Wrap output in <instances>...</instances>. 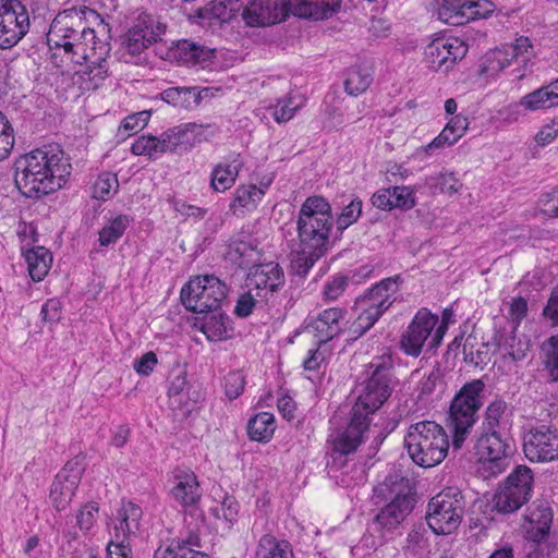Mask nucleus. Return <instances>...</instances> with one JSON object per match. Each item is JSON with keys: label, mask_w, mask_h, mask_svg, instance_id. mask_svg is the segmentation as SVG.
<instances>
[{"label": "nucleus", "mask_w": 558, "mask_h": 558, "mask_svg": "<svg viewBox=\"0 0 558 558\" xmlns=\"http://www.w3.org/2000/svg\"><path fill=\"white\" fill-rule=\"evenodd\" d=\"M86 13L95 14V11L87 7H73L58 13L53 19L47 33V43L57 68L62 66L58 63L59 58L61 63L83 64L109 56L111 48L106 26L100 25L99 32L86 27L83 21Z\"/></svg>", "instance_id": "1"}, {"label": "nucleus", "mask_w": 558, "mask_h": 558, "mask_svg": "<svg viewBox=\"0 0 558 558\" xmlns=\"http://www.w3.org/2000/svg\"><path fill=\"white\" fill-rule=\"evenodd\" d=\"M66 154L57 144L35 149L15 163L14 181L26 197H39L60 190L71 174Z\"/></svg>", "instance_id": "2"}, {"label": "nucleus", "mask_w": 558, "mask_h": 558, "mask_svg": "<svg viewBox=\"0 0 558 558\" xmlns=\"http://www.w3.org/2000/svg\"><path fill=\"white\" fill-rule=\"evenodd\" d=\"M340 4L341 0H248L242 16L250 26L280 23L289 13L317 21L330 17Z\"/></svg>", "instance_id": "3"}, {"label": "nucleus", "mask_w": 558, "mask_h": 558, "mask_svg": "<svg viewBox=\"0 0 558 558\" xmlns=\"http://www.w3.org/2000/svg\"><path fill=\"white\" fill-rule=\"evenodd\" d=\"M404 445L417 465L432 468L446 458L449 439L442 426L433 421H422L409 427Z\"/></svg>", "instance_id": "4"}, {"label": "nucleus", "mask_w": 558, "mask_h": 558, "mask_svg": "<svg viewBox=\"0 0 558 558\" xmlns=\"http://www.w3.org/2000/svg\"><path fill=\"white\" fill-rule=\"evenodd\" d=\"M332 226L330 204L322 196L307 197L298 219L300 244L326 253Z\"/></svg>", "instance_id": "5"}, {"label": "nucleus", "mask_w": 558, "mask_h": 558, "mask_svg": "<svg viewBox=\"0 0 558 558\" xmlns=\"http://www.w3.org/2000/svg\"><path fill=\"white\" fill-rule=\"evenodd\" d=\"M399 276L383 279L355 300L354 311L357 316L350 326L353 339L368 331L393 304L399 291Z\"/></svg>", "instance_id": "6"}, {"label": "nucleus", "mask_w": 558, "mask_h": 558, "mask_svg": "<svg viewBox=\"0 0 558 558\" xmlns=\"http://www.w3.org/2000/svg\"><path fill=\"white\" fill-rule=\"evenodd\" d=\"M483 389L484 384L481 380H473L465 384L451 402L448 425L453 434V449L462 447L477 420V411L482 405L481 393Z\"/></svg>", "instance_id": "7"}, {"label": "nucleus", "mask_w": 558, "mask_h": 558, "mask_svg": "<svg viewBox=\"0 0 558 558\" xmlns=\"http://www.w3.org/2000/svg\"><path fill=\"white\" fill-rule=\"evenodd\" d=\"M369 368L371 375L363 383V388L352 408L356 413H365L366 417L388 400L395 387L390 357H378L371 363Z\"/></svg>", "instance_id": "8"}, {"label": "nucleus", "mask_w": 558, "mask_h": 558, "mask_svg": "<svg viewBox=\"0 0 558 558\" xmlns=\"http://www.w3.org/2000/svg\"><path fill=\"white\" fill-rule=\"evenodd\" d=\"M228 288L218 277L204 275L192 278L181 289V302L194 313L217 312L227 300Z\"/></svg>", "instance_id": "9"}, {"label": "nucleus", "mask_w": 558, "mask_h": 558, "mask_svg": "<svg viewBox=\"0 0 558 558\" xmlns=\"http://www.w3.org/2000/svg\"><path fill=\"white\" fill-rule=\"evenodd\" d=\"M464 509L461 490L447 488L428 501L425 517L427 525L435 534H450L460 526Z\"/></svg>", "instance_id": "10"}, {"label": "nucleus", "mask_w": 558, "mask_h": 558, "mask_svg": "<svg viewBox=\"0 0 558 558\" xmlns=\"http://www.w3.org/2000/svg\"><path fill=\"white\" fill-rule=\"evenodd\" d=\"M534 476L526 465H518L505 480L494 497L498 512L507 514L519 510L532 497Z\"/></svg>", "instance_id": "11"}, {"label": "nucleus", "mask_w": 558, "mask_h": 558, "mask_svg": "<svg viewBox=\"0 0 558 558\" xmlns=\"http://www.w3.org/2000/svg\"><path fill=\"white\" fill-rule=\"evenodd\" d=\"M507 442L500 434L482 432L475 442V454L478 458L477 473L484 478L498 476L510 464L507 454Z\"/></svg>", "instance_id": "12"}, {"label": "nucleus", "mask_w": 558, "mask_h": 558, "mask_svg": "<svg viewBox=\"0 0 558 558\" xmlns=\"http://www.w3.org/2000/svg\"><path fill=\"white\" fill-rule=\"evenodd\" d=\"M29 29V15L20 0H0V49L16 46Z\"/></svg>", "instance_id": "13"}, {"label": "nucleus", "mask_w": 558, "mask_h": 558, "mask_svg": "<svg viewBox=\"0 0 558 558\" xmlns=\"http://www.w3.org/2000/svg\"><path fill=\"white\" fill-rule=\"evenodd\" d=\"M525 457L532 462L558 459V429L546 424L531 427L523 438Z\"/></svg>", "instance_id": "14"}, {"label": "nucleus", "mask_w": 558, "mask_h": 558, "mask_svg": "<svg viewBox=\"0 0 558 558\" xmlns=\"http://www.w3.org/2000/svg\"><path fill=\"white\" fill-rule=\"evenodd\" d=\"M166 25L149 14H140L132 27L122 37V49L131 57L140 54L151 44L161 39Z\"/></svg>", "instance_id": "15"}, {"label": "nucleus", "mask_w": 558, "mask_h": 558, "mask_svg": "<svg viewBox=\"0 0 558 558\" xmlns=\"http://www.w3.org/2000/svg\"><path fill=\"white\" fill-rule=\"evenodd\" d=\"M468 51L463 41L454 37H440L429 43L424 51L428 68L437 72H448Z\"/></svg>", "instance_id": "16"}, {"label": "nucleus", "mask_w": 558, "mask_h": 558, "mask_svg": "<svg viewBox=\"0 0 558 558\" xmlns=\"http://www.w3.org/2000/svg\"><path fill=\"white\" fill-rule=\"evenodd\" d=\"M84 469L77 461H69L56 475L50 489V500L58 510H64L72 501L81 483Z\"/></svg>", "instance_id": "17"}, {"label": "nucleus", "mask_w": 558, "mask_h": 558, "mask_svg": "<svg viewBox=\"0 0 558 558\" xmlns=\"http://www.w3.org/2000/svg\"><path fill=\"white\" fill-rule=\"evenodd\" d=\"M438 323V316L427 308H421L401 337V349L408 355L418 356L422 348Z\"/></svg>", "instance_id": "18"}, {"label": "nucleus", "mask_w": 558, "mask_h": 558, "mask_svg": "<svg viewBox=\"0 0 558 558\" xmlns=\"http://www.w3.org/2000/svg\"><path fill=\"white\" fill-rule=\"evenodd\" d=\"M210 126L186 123L163 132L167 151H187L214 135Z\"/></svg>", "instance_id": "19"}, {"label": "nucleus", "mask_w": 558, "mask_h": 558, "mask_svg": "<svg viewBox=\"0 0 558 558\" xmlns=\"http://www.w3.org/2000/svg\"><path fill=\"white\" fill-rule=\"evenodd\" d=\"M284 283V275L278 263L269 262L254 265L251 268L246 279V287L257 291V295L263 294L267 298L268 293H274Z\"/></svg>", "instance_id": "20"}, {"label": "nucleus", "mask_w": 558, "mask_h": 558, "mask_svg": "<svg viewBox=\"0 0 558 558\" xmlns=\"http://www.w3.org/2000/svg\"><path fill=\"white\" fill-rule=\"evenodd\" d=\"M368 425L369 421L366 414L356 413L355 410L352 409V415L348 426L332 436V450L344 456L355 451L363 441V436Z\"/></svg>", "instance_id": "21"}, {"label": "nucleus", "mask_w": 558, "mask_h": 558, "mask_svg": "<svg viewBox=\"0 0 558 558\" xmlns=\"http://www.w3.org/2000/svg\"><path fill=\"white\" fill-rule=\"evenodd\" d=\"M169 494L178 505L187 509L198 505L203 492L194 472L178 471L173 476Z\"/></svg>", "instance_id": "22"}, {"label": "nucleus", "mask_w": 558, "mask_h": 558, "mask_svg": "<svg viewBox=\"0 0 558 558\" xmlns=\"http://www.w3.org/2000/svg\"><path fill=\"white\" fill-rule=\"evenodd\" d=\"M526 534L533 542L543 541L549 533L553 523L551 508L545 501L534 502L525 517Z\"/></svg>", "instance_id": "23"}, {"label": "nucleus", "mask_w": 558, "mask_h": 558, "mask_svg": "<svg viewBox=\"0 0 558 558\" xmlns=\"http://www.w3.org/2000/svg\"><path fill=\"white\" fill-rule=\"evenodd\" d=\"M413 509V499L407 494L398 493L375 517V524L383 529L398 526Z\"/></svg>", "instance_id": "24"}, {"label": "nucleus", "mask_w": 558, "mask_h": 558, "mask_svg": "<svg viewBox=\"0 0 558 558\" xmlns=\"http://www.w3.org/2000/svg\"><path fill=\"white\" fill-rule=\"evenodd\" d=\"M343 318L344 311L340 307H330L319 313L311 325L317 343H326L338 336L342 330Z\"/></svg>", "instance_id": "25"}, {"label": "nucleus", "mask_w": 558, "mask_h": 558, "mask_svg": "<svg viewBox=\"0 0 558 558\" xmlns=\"http://www.w3.org/2000/svg\"><path fill=\"white\" fill-rule=\"evenodd\" d=\"M143 511L132 501H122L113 520L114 538L118 541L135 535L140 531Z\"/></svg>", "instance_id": "26"}, {"label": "nucleus", "mask_w": 558, "mask_h": 558, "mask_svg": "<svg viewBox=\"0 0 558 558\" xmlns=\"http://www.w3.org/2000/svg\"><path fill=\"white\" fill-rule=\"evenodd\" d=\"M468 126L469 121L466 117L461 114L452 117L440 134L428 145L418 148L415 155L420 157L422 154H427L433 148H444L453 145L463 136Z\"/></svg>", "instance_id": "27"}, {"label": "nucleus", "mask_w": 558, "mask_h": 558, "mask_svg": "<svg viewBox=\"0 0 558 558\" xmlns=\"http://www.w3.org/2000/svg\"><path fill=\"white\" fill-rule=\"evenodd\" d=\"M85 63L87 65L84 70L75 72L74 84H77L82 92L95 90L102 85L109 75L107 58Z\"/></svg>", "instance_id": "28"}, {"label": "nucleus", "mask_w": 558, "mask_h": 558, "mask_svg": "<svg viewBox=\"0 0 558 558\" xmlns=\"http://www.w3.org/2000/svg\"><path fill=\"white\" fill-rule=\"evenodd\" d=\"M515 330L517 326H512L510 332L496 336L499 349L514 362L525 359L530 350V340L525 336H517Z\"/></svg>", "instance_id": "29"}, {"label": "nucleus", "mask_w": 558, "mask_h": 558, "mask_svg": "<svg viewBox=\"0 0 558 558\" xmlns=\"http://www.w3.org/2000/svg\"><path fill=\"white\" fill-rule=\"evenodd\" d=\"M25 260L31 278L38 282L47 276L52 264V255L47 248L36 246L25 253Z\"/></svg>", "instance_id": "30"}, {"label": "nucleus", "mask_w": 558, "mask_h": 558, "mask_svg": "<svg viewBox=\"0 0 558 558\" xmlns=\"http://www.w3.org/2000/svg\"><path fill=\"white\" fill-rule=\"evenodd\" d=\"M265 195V191L256 185H241L234 192V198L230 205L235 215L255 209Z\"/></svg>", "instance_id": "31"}, {"label": "nucleus", "mask_w": 558, "mask_h": 558, "mask_svg": "<svg viewBox=\"0 0 558 558\" xmlns=\"http://www.w3.org/2000/svg\"><path fill=\"white\" fill-rule=\"evenodd\" d=\"M211 313L201 324V331L209 341H222L229 338L231 331L229 317L219 311Z\"/></svg>", "instance_id": "32"}, {"label": "nucleus", "mask_w": 558, "mask_h": 558, "mask_svg": "<svg viewBox=\"0 0 558 558\" xmlns=\"http://www.w3.org/2000/svg\"><path fill=\"white\" fill-rule=\"evenodd\" d=\"M276 430V421L274 414L260 412L253 416L247 424V434L250 439L268 442Z\"/></svg>", "instance_id": "33"}, {"label": "nucleus", "mask_w": 558, "mask_h": 558, "mask_svg": "<svg viewBox=\"0 0 558 558\" xmlns=\"http://www.w3.org/2000/svg\"><path fill=\"white\" fill-rule=\"evenodd\" d=\"M519 105L527 111H537L558 107V100L549 84L523 96Z\"/></svg>", "instance_id": "34"}, {"label": "nucleus", "mask_w": 558, "mask_h": 558, "mask_svg": "<svg viewBox=\"0 0 558 558\" xmlns=\"http://www.w3.org/2000/svg\"><path fill=\"white\" fill-rule=\"evenodd\" d=\"M542 365L549 383L558 381V335L550 336L541 345Z\"/></svg>", "instance_id": "35"}, {"label": "nucleus", "mask_w": 558, "mask_h": 558, "mask_svg": "<svg viewBox=\"0 0 558 558\" xmlns=\"http://www.w3.org/2000/svg\"><path fill=\"white\" fill-rule=\"evenodd\" d=\"M508 405L502 400L493 401L485 411L482 432L500 434L508 425Z\"/></svg>", "instance_id": "36"}, {"label": "nucleus", "mask_w": 558, "mask_h": 558, "mask_svg": "<svg viewBox=\"0 0 558 558\" xmlns=\"http://www.w3.org/2000/svg\"><path fill=\"white\" fill-rule=\"evenodd\" d=\"M373 82L371 68L359 64L351 66L347 72L344 87L349 95L357 96L364 93Z\"/></svg>", "instance_id": "37"}, {"label": "nucleus", "mask_w": 558, "mask_h": 558, "mask_svg": "<svg viewBox=\"0 0 558 558\" xmlns=\"http://www.w3.org/2000/svg\"><path fill=\"white\" fill-rule=\"evenodd\" d=\"M242 167L241 162L235 160L229 165H217L211 172L210 185L216 192H225L230 189L239 175Z\"/></svg>", "instance_id": "38"}, {"label": "nucleus", "mask_w": 558, "mask_h": 558, "mask_svg": "<svg viewBox=\"0 0 558 558\" xmlns=\"http://www.w3.org/2000/svg\"><path fill=\"white\" fill-rule=\"evenodd\" d=\"M465 0H440L438 19L444 23L458 26L466 24Z\"/></svg>", "instance_id": "39"}, {"label": "nucleus", "mask_w": 558, "mask_h": 558, "mask_svg": "<svg viewBox=\"0 0 558 558\" xmlns=\"http://www.w3.org/2000/svg\"><path fill=\"white\" fill-rule=\"evenodd\" d=\"M504 48L509 52L508 66L515 62L525 69L535 57L534 47L527 37L521 36L513 44L505 45Z\"/></svg>", "instance_id": "40"}, {"label": "nucleus", "mask_w": 558, "mask_h": 558, "mask_svg": "<svg viewBox=\"0 0 558 558\" xmlns=\"http://www.w3.org/2000/svg\"><path fill=\"white\" fill-rule=\"evenodd\" d=\"M256 255L252 244L241 240L231 241L227 251V257L240 268L253 267Z\"/></svg>", "instance_id": "41"}, {"label": "nucleus", "mask_w": 558, "mask_h": 558, "mask_svg": "<svg viewBox=\"0 0 558 558\" xmlns=\"http://www.w3.org/2000/svg\"><path fill=\"white\" fill-rule=\"evenodd\" d=\"M131 151L135 156H147L150 159L167 153L163 134L156 136H140L131 146Z\"/></svg>", "instance_id": "42"}, {"label": "nucleus", "mask_w": 558, "mask_h": 558, "mask_svg": "<svg viewBox=\"0 0 558 558\" xmlns=\"http://www.w3.org/2000/svg\"><path fill=\"white\" fill-rule=\"evenodd\" d=\"M324 254L300 244L299 248L291 253V269L303 277Z\"/></svg>", "instance_id": "43"}, {"label": "nucleus", "mask_w": 558, "mask_h": 558, "mask_svg": "<svg viewBox=\"0 0 558 558\" xmlns=\"http://www.w3.org/2000/svg\"><path fill=\"white\" fill-rule=\"evenodd\" d=\"M213 51L190 40H181L177 46V57L184 63L196 64L211 58Z\"/></svg>", "instance_id": "44"}, {"label": "nucleus", "mask_w": 558, "mask_h": 558, "mask_svg": "<svg viewBox=\"0 0 558 558\" xmlns=\"http://www.w3.org/2000/svg\"><path fill=\"white\" fill-rule=\"evenodd\" d=\"M129 225V216L118 215L99 231V244L101 246H109L110 244H114L123 235Z\"/></svg>", "instance_id": "45"}, {"label": "nucleus", "mask_w": 558, "mask_h": 558, "mask_svg": "<svg viewBox=\"0 0 558 558\" xmlns=\"http://www.w3.org/2000/svg\"><path fill=\"white\" fill-rule=\"evenodd\" d=\"M198 97L196 88L191 87H171L161 94L162 100L180 108H190L192 104H197Z\"/></svg>", "instance_id": "46"}, {"label": "nucleus", "mask_w": 558, "mask_h": 558, "mask_svg": "<svg viewBox=\"0 0 558 558\" xmlns=\"http://www.w3.org/2000/svg\"><path fill=\"white\" fill-rule=\"evenodd\" d=\"M426 185L429 187L433 194H454L459 192L462 186L459 180L451 172H439L435 175L427 177Z\"/></svg>", "instance_id": "47"}, {"label": "nucleus", "mask_w": 558, "mask_h": 558, "mask_svg": "<svg viewBox=\"0 0 558 558\" xmlns=\"http://www.w3.org/2000/svg\"><path fill=\"white\" fill-rule=\"evenodd\" d=\"M291 548L288 542H277L270 536H264L259 541L256 558H288Z\"/></svg>", "instance_id": "48"}, {"label": "nucleus", "mask_w": 558, "mask_h": 558, "mask_svg": "<svg viewBox=\"0 0 558 558\" xmlns=\"http://www.w3.org/2000/svg\"><path fill=\"white\" fill-rule=\"evenodd\" d=\"M118 189L119 181L117 175L110 172H105L95 181L92 196L96 199L107 201L118 192Z\"/></svg>", "instance_id": "49"}, {"label": "nucleus", "mask_w": 558, "mask_h": 558, "mask_svg": "<svg viewBox=\"0 0 558 558\" xmlns=\"http://www.w3.org/2000/svg\"><path fill=\"white\" fill-rule=\"evenodd\" d=\"M466 23L487 19L495 10V4L490 0H465Z\"/></svg>", "instance_id": "50"}, {"label": "nucleus", "mask_w": 558, "mask_h": 558, "mask_svg": "<svg viewBox=\"0 0 558 558\" xmlns=\"http://www.w3.org/2000/svg\"><path fill=\"white\" fill-rule=\"evenodd\" d=\"M150 113L148 111H141L131 116H128L119 128V135L124 138L130 136L131 132H137L146 126L149 120Z\"/></svg>", "instance_id": "51"}, {"label": "nucleus", "mask_w": 558, "mask_h": 558, "mask_svg": "<svg viewBox=\"0 0 558 558\" xmlns=\"http://www.w3.org/2000/svg\"><path fill=\"white\" fill-rule=\"evenodd\" d=\"M393 208L409 210L416 205L414 191L410 186L391 187Z\"/></svg>", "instance_id": "52"}, {"label": "nucleus", "mask_w": 558, "mask_h": 558, "mask_svg": "<svg viewBox=\"0 0 558 558\" xmlns=\"http://www.w3.org/2000/svg\"><path fill=\"white\" fill-rule=\"evenodd\" d=\"M300 105L295 104L292 97H287L278 100L277 105L271 107V114L278 123L287 122L291 120Z\"/></svg>", "instance_id": "53"}, {"label": "nucleus", "mask_w": 558, "mask_h": 558, "mask_svg": "<svg viewBox=\"0 0 558 558\" xmlns=\"http://www.w3.org/2000/svg\"><path fill=\"white\" fill-rule=\"evenodd\" d=\"M194 547H201L199 538L191 535L186 539H178L177 556L179 558H208V556Z\"/></svg>", "instance_id": "54"}, {"label": "nucleus", "mask_w": 558, "mask_h": 558, "mask_svg": "<svg viewBox=\"0 0 558 558\" xmlns=\"http://www.w3.org/2000/svg\"><path fill=\"white\" fill-rule=\"evenodd\" d=\"M362 213V201L355 198L352 199L349 205H347L341 214L337 218L338 229L344 230L352 223H354Z\"/></svg>", "instance_id": "55"}, {"label": "nucleus", "mask_w": 558, "mask_h": 558, "mask_svg": "<svg viewBox=\"0 0 558 558\" xmlns=\"http://www.w3.org/2000/svg\"><path fill=\"white\" fill-rule=\"evenodd\" d=\"M14 146L13 129L0 112V160L5 159Z\"/></svg>", "instance_id": "56"}, {"label": "nucleus", "mask_w": 558, "mask_h": 558, "mask_svg": "<svg viewBox=\"0 0 558 558\" xmlns=\"http://www.w3.org/2000/svg\"><path fill=\"white\" fill-rule=\"evenodd\" d=\"M349 283V279L343 275H336L328 280L323 289V296L327 301H336L344 292Z\"/></svg>", "instance_id": "57"}, {"label": "nucleus", "mask_w": 558, "mask_h": 558, "mask_svg": "<svg viewBox=\"0 0 558 558\" xmlns=\"http://www.w3.org/2000/svg\"><path fill=\"white\" fill-rule=\"evenodd\" d=\"M245 377L240 371L229 373L225 377L223 387L229 399H236L244 390Z\"/></svg>", "instance_id": "58"}, {"label": "nucleus", "mask_w": 558, "mask_h": 558, "mask_svg": "<svg viewBox=\"0 0 558 558\" xmlns=\"http://www.w3.org/2000/svg\"><path fill=\"white\" fill-rule=\"evenodd\" d=\"M98 506L95 502H88L84 505L76 517L77 525L82 531H89L96 522V515L98 513Z\"/></svg>", "instance_id": "59"}, {"label": "nucleus", "mask_w": 558, "mask_h": 558, "mask_svg": "<svg viewBox=\"0 0 558 558\" xmlns=\"http://www.w3.org/2000/svg\"><path fill=\"white\" fill-rule=\"evenodd\" d=\"M196 399L191 397L190 391L169 398V405L175 415L186 416L191 413Z\"/></svg>", "instance_id": "60"}, {"label": "nucleus", "mask_w": 558, "mask_h": 558, "mask_svg": "<svg viewBox=\"0 0 558 558\" xmlns=\"http://www.w3.org/2000/svg\"><path fill=\"white\" fill-rule=\"evenodd\" d=\"M509 52L505 51L504 46L501 48H497L486 56V71L487 72H499L508 66Z\"/></svg>", "instance_id": "61"}, {"label": "nucleus", "mask_w": 558, "mask_h": 558, "mask_svg": "<svg viewBox=\"0 0 558 558\" xmlns=\"http://www.w3.org/2000/svg\"><path fill=\"white\" fill-rule=\"evenodd\" d=\"M257 298H264V295H257V291L248 289L246 293L239 298L234 308L235 314L239 317H247L253 312Z\"/></svg>", "instance_id": "62"}, {"label": "nucleus", "mask_w": 558, "mask_h": 558, "mask_svg": "<svg viewBox=\"0 0 558 558\" xmlns=\"http://www.w3.org/2000/svg\"><path fill=\"white\" fill-rule=\"evenodd\" d=\"M228 5L229 4H225L221 0H213L207 4L205 11L213 19L228 22L234 16V9Z\"/></svg>", "instance_id": "63"}, {"label": "nucleus", "mask_w": 558, "mask_h": 558, "mask_svg": "<svg viewBox=\"0 0 558 558\" xmlns=\"http://www.w3.org/2000/svg\"><path fill=\"white\" fill-rule=\"evenodd\" d=\"M558 137V119L551 120L543 125L535 135V142L538 146H546Z\"/></svg>", "instance_id": "64"}]
</instances>
